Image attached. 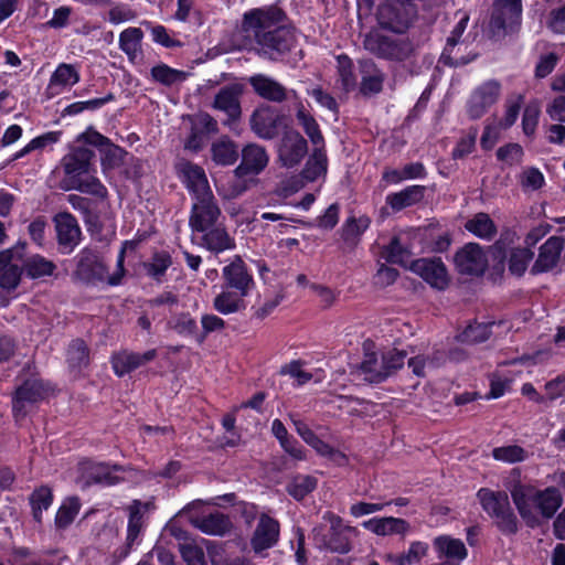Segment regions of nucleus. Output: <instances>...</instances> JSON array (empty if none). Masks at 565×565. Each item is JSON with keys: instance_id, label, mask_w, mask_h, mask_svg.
Instances as JSON below:
<instances>
[{"instance_id": "obj_1", "label": "nucleus", "mask_w": 565, "mask_h": 565, "mask_svg": "<svg viewBox=\"0 0 565 565\" xmlns=\"http://www.w3.org/2000/svg\"><path fill=\"white\" fill-rule=\"evenodd\" d=\"M286 13L277 6L255 8L244 13L242 30L254 41L260 57L279 61L296 44L295 29L287 25Z\"/></svg>"}, {"instance_id": "obj_2", "label": "nucleus", "mask_w": 565, "mask_h": 565, "mask_svg": "<svg viewBox=\"0 0 565 565\" xmlns=\"http://www.w3.org/2000/svg\"><path fill=\"white\" fill-rule=\"evenodd\" d=\"M26 242L0 250V287L9 291L18 288L23 271L32 279L52 276L56 265L36 254L26 257Z\"/></svg>"}, {"instance_id": "obj_3", "label": "nucleus", "mask_w": 565, "mask_h": 565, "mask_svg": "<svg viewBox=\"0 0 565 565\" xmlns=\"http://www.w3.org/2000/svg\"><path fill=\"white\" fill-rule=\"evenodd\" d=\"M418 20V8L414 0H382L376 9V21L381 29L404 35Z\"/></svg>"}, {"instance_id": "obj_4", "label": "nucleus", "mask_w": 565, "mask_h": 565, "mask_svg": "<svg viewBox=\"0 0 565 565\" xmlns=\"http://www.w3.org/2000/svg\"><path fill=\"white\" fill-rule=\"evenodd\" d=\"M363 47L374 56L391 61L404 62L416 51L414 42L408 36H393L371 31L363 38Z\"/></svg>"}, {"instance_id": "obj_5", "label": "nucleus", "mask_w": 565, "mask_h": 565, "mask_svg": "<svg viewBox=\"0 0 565 565\" xmlns=\"http://www.w3.org/2000/svg\"><path fill=\"white\" fill-rule=\"evenodd\" d=\"M477 497L483 510L494 520L502 533L512 535L518 532V519L504 491L482 488L478 491Z\"/></svg>"}, {"instance_id": "obj_6", "label": "nucleus", "mask_w": 565, "mask_h": 565, "mask_svg": "<svg viewBox=\"0 0 565 565\" xmlns=\"http://www.w3.org/2000/svg\"><path fill=\"white\" fill-rule=\"evenodd\" d=\"M521 0H495L489 22L491 36L501 39L518 31L521 23Z\"/></svg>"}, {"instance_id": "obj_7", "label": "nucleus", "mask_w": 565, "mask_h": 565, "mask_svg": "<svg viewBox=\"0 0 565 565\" xmlns=\"http://www.w3.org/2000/svg\"><path fill=\"white\" fill-rule=\"evenodd\" d=\"M329 521L330 530L328 534L322 533L321 529L313 530V540L320 548H327L334 553L345 554L351 550L349 533L353 531L351 526L344 525L342 519L331 512L323 516Z\"/></svg>"}, {"instance_id": "obj_8", "label": "nucleus", "mask_w": 565, "mask_h": 565, "mask_svg": "<svg viewBox=\"0 0 565 565\" xmlns=\"http://www.w3.org/2000/svg\"><path fill=\"white\" fill-rule=\"evenodd\" d=\"M108 268L100 254L90 247L83 248L77 255L74 276L87 285L107 281Z\"/></svg>"}, {"instance_id": "obj_9", "label": "nucleus", "mask_w": 565, "mask_h": 565, "mask_svg": "<svg viewBox=\"0 0 565 565\" xmlns=\"http://www.w3.org/2000/svg\"><path fill=\"white\" fill-rule=\"evenodd\" d=\"M500 90L501 85L494 79H490L477 87L467 104L469 118L472 120L481 118L487 110L497 103Z\"/></svg>"}, {"instance_id": "obj_10", "label": "nucleus", "mask_w": 565, "mask_h": 565, "mask_svg": "<svg viewBox=\"0 0 565 565\" xmlns=\"http://www.w3.org/2000/svg\"><path fill=\"white\" fill-rule=\"evenodd\" d=\"M284 119L274 107L265 105L254 110L249 124L252 130L262 139H274L278 136V128Z\"/></svg>"}, {"instance_id": "obj_11", "label": "nucleus", "mask_w": 565, "mask_h": 565, "mask_svg": "<svg viewBox=\"0 0 565 565\" xmlns=\"http://www.w3.org/2000/svg\"><path fill=\"white\" fill-rule=\"evenodd\" d=\"M221 216V209L214 195L199 199L192 206L189 225L192 231L204 232L215 226Z\"/></svg>"}, {"instance_id": "obj_12", "label": "nucleus", "mask_w": 565, "mask_h": 565, "mask_svg": "<svg viewBox=\"0 0 565 565\" xmlns=\"http://www.w3.org/2000/svg\"><path fill=\"white\" fill-rule=\"evenodd\" d=\"M456 268L463 275H482L488 260L482 248L477 243H468L455 255Z\"/></svg>"}, {"instance_id": "obj_13", "label": "nucleus", "mask_w": 565, "mask_h": 565, "mask_svg": "<svg viewBox=\"0 0 565 565\" xmlns=\"http://www.w3.org/2000/svg\"><path fill=\"white\" fill-rule=\"evenodd\" d=\"M307 152V140L298 131L289 130L284 134L278 148V158L284 167L299 164Z\"/></svg>"}, {"instance_id": "obj_14", "label": "nucleus", "mask_w": 565, "mask_h": 565, "mask_svg": "<svg viewBox=\"0 0 565 565\" xmlns=\"http://www.w3.org/2000/svg\"><path fill=\"white\" fill-rule=\"evenodd\" d=\"M411 269L436 289L444 290L449 284L447 269L440 258L416 259Z\"/></svg>"}, {"instance_id": "obj_15", "label": "nucleus", "mask_w": 565, "mask_h": 565, "mask_svg": "<svg viewBox=\"0 0 565 565\" xmlns=\"http://www.w3.org/2000/svg\"><path fill=\"white\" fill-rule=\"evenodd\" d=\"M223 278L225 287L234 289L241 296H247L254 287L253 276L248 273L247 267L241 256L234 259L223 268Z\"/></svg>"}, {"instance_id": "obj_16", "label": "nucleus", "mask_w": 565, "mask_h": 565, "mask_svg": "<svg viewBox=\"0 0 565 565\" xmlns=\"http://www.w3.org/2000/svg\"><path fill=\"white\" fill-rule=\"evenodd\" d=\"M268 154L264 147L249 143L242 149V161L234 170L235 177L259 174L268 164Z\"/></svg>"}, {"instance_id": "obj_17", "label": "nucleus", "mask_w": 565, "mask_h": 565, "mask_svg": "<svg viewBox=\"0 0 565 565\" xmlns=\"http://www.w3.org/2000/svg\"><path fill=\"white\" fill-rule=\"evenodd\" d=\"M93 158L94 151L85 147L75 148L67 153L62 160V167L68 177L67 182L70 183L84 174H89Z\"/></svg>"}, {"instance_id": "obj_18", "label": "nucleus", "mask_w": 565, "mask_h": 565, "mask_svg": "<svg viewBox=\"0 0 565 565\" xmlns=\"http://www.w3.org/2000/svg\"><path fill=\"white\" fill-rule=\"evenodd\" d=\"M57 242L61 246L73 250L81 241V228L76 218L68 212H60L54 216Z\"/></svg>"}, {"instance_id": "obj_19", "label": "nucleus", "mask_w": 565, "mask_h": 565, "mask_svg": "<svg viewBox=\"0 0 565 565\" xmlns=\"http://www.w3.org/2000/svg\"><path fill=\"white\" fill-rule=\"evenodd\" d=\"M565 239L559 236L550 237L540 248L537 259L531 268L533 275L546 273L553 269L564 248Z\"/></svg>"}, {"instance_id": "obj_20", "label": "nucleus", "mask_w": 565, "mask_h": 565, "mask_svg": "<svg viewBox=\"0 0 565 565\" xmlns=\"http://www.w3.org/2000/svg\"><path fill=\"white\" fill-rule=\"evenodd\" d=\"M179 167L186 188L195 195L196 200L213 195L206 174L200 166L185 161Z\"/></svg>"}, {"instance_id": "obj_21", "label": "nucleus", "mask_w": 565, "mask_h": 565, "mask_svg": "<svg viewBox=\"0 0 565 565\" xmlns=\"http://www.w3.org/2000/svg\"><path fill=\"white\" fill-rule=\"evenodd\" d=\"M279 536V523L267 514H262L252 537L255 552H262L275 545Z\"/></svg>"}, {"instance_id": "obj_22", "label": "nucleus", "mask_w": 565, "mask_h": 565, "mask_svg": "<svg viewBox=\"0 0 565 565\" xmlns=\"http://www.w3.org/2000/svg\"><path fill=\"white\" fill-rule=\"evenodd\" d=\"M254 92L263 99L271 103H284L288 98L287 88L274 78L257 74L248 79Z\"/></svg>"}, {"instance_id": "obj_23", "label": "nucleus", "mask_w": 565, "mask_h": 565, "mask_svg": "<svg viewBox=\"0 0 565 565\" xmlns=\"http://www.w3.org/2000/svg\"><path fill=\"white\" fill-rule=\"evenodd\" d=\"M242 93V85H227L221 88L215 95L213 107L224 111L231 120H237L242 114L239 104V96Z\"/></svg>"}, {"instance_id": "obj_24", "label": "nucleus", "mask_w": 565, "mask_h": 565, "mask_svg": "<svg viewBox=\"0 0 565 565\" xmlns=\"http://www.w3.org/2000/svg\"><path fill=\"white\" fill-rule=\"evenodd\" d=\"M512 500L525 522L534 526L539 523L536 514L534 512L535 503V489L530 486L518 484L511 491Z\"/></svg>"}, {"instance_id": "obj_25", "label": "nucleus", "mask_w": 565, "mask_h": 565, "mask_svg": "<svg viewBox=\"0 0 565 565\" xmlns=\"http://www.w3.org/2000/svg\"><path fill=\"white\" fill-rule=\"evenodd\" d=\"M156 355V350H149L143 354L127 351L119 352L117 354H114L111 358L114 372L118 376H124L125 374L143 365L145 363L153 360Z\"/></svg>"}, {"instance_id": "obj_26", "label": "nucleus", "mask_w": 565, "mask_h": 565, "mask_svg": "<svg viewBox=\"0 0 565 565\" xmlns=\"http://www.w3.org/2000/svg\"><path fill=\"white\" fill-rule=\"evenodd\" d=\"M43 396L42 385L36 381H25L15 391V395L12 401V408L14 415L25 416L26 405L33 404L41 399Z\"/></svg>"}, {"instance_id": "obj_27", "label": "nucleus", "mask_w": 565, "mask_h": 565, "mask_svg": "<svg viewBox=\"0 0 565 565\" xmlns=\"http://www.w3.org/2000/svg\"><path fill=\"white\" fill-rule=\"evenodd\" d=\"M362 81L360 90L363 95L377 94L383 88L385 79L384 73L376 66L372 60H363L360 62Z\"/></svg>"}, {"instance_id": "obj_28", "label": "nucleus", "mask_w": 565, "mask_h": 565, "mask_svg": "<svg viewBox=\"0 0 565 565\" xmlns=\"http://www.w3.org/2000/svg\"><path fill=\"white\" fill-rule=\"evenodd\" d=\"M191 524L209 535L222 536L232 527L230 519L221 513L214 512L204 516H195L190 519Z\"/></svg>"}, {"instance_id": "obj_29", "label": "nucleus", "mask_w": 565, "mask_h": 565, "mask_svg": "<svg viewBox=\"0 0 565 565\" xmlns=\"http://www.w3.org/2000/svg\"><path fill=\"white\" fill-rule=\"evenodd\" d=\"M238 156V147L228 136H222L211 145V158L217 166H232Z\"/></svg>"}, {"instance_id": "obj_30", "label": "nucleus", "mask_w": 565, "mask_h": 565, "mask_svg": "<svg viewBox=\"0 0 565 565\" xmlns=\"http://www.w3.org/2000/svg\"><path fill=\"white\" fill-rule=\"evenodd\" d=\"M363 526L377 535L405 534L409 530L407 521L393 516L371 519Z\"/></svg>"}, {"instance_id": "obj_31", "label": "nucleus", "mask_w": 565, "mask_h": 565, "mask_svg": "<svg viewBox=\"0 0 565 565\" xmlns=\"http://www.w3.org/2000/svg\"><path fill=\"white\" fill-rule=\"evenodd\" d=\"M203 233L202 245L211 252L221 253L235 246L234 239L222 226H212Z\"/></svg>"}, {"instance_id": "obj_32", "label": "nucleus", "mask_w": 565, "mask_h": 565, "mask_svg": "<svg viewBox=\"0 0 565 565\" xmlns=\"http://www.w3.org/2000/svg\"><path fill=\"white\" fill-rule=\"evenodd\" d=\"M534 508L545 519L552 518L562 504V495L558 489L554 487L546 488L543 491L535 490Z\"/></svg>"}, {"instance_id": "obj_33", "label": "nucleus", "mask_w": 565, "mask_h": 565, "mask_svg": "<svg viewBox=\"0 0 565 565\" xmlns=\"http://www.w3.org/2000/svg\"><path fill=\"white\" fill-rule=\"evenodd\" d=\"M230 288L222 290L213 300V308L221 315L227 316L245 309L244 298Z\"/></svg>"}, {"instance_id": "obj_34", "label": "nucleus", "mask_w": 565, "mask_h": 565, "mask_svg": "<svg viewBox=\"0 0 565 565\" xmlns=\"http://www.w3.org/2000/svg\"><path fill=\"white\" fill-rule=\"evenodd\" d=\"M426 188L424 185H411L401 192L387 196V203L395 211L403 210L423 200Z\"/></svg>"}, {"instance_id": "obj_35", "label": "nucleus", "mask_w": 565, "mask_h": 565, "mask_svg": "<svg viewBox=\"0 0 565 565\" xmlns=\"http://www.w3.org/2000/svg\"><path fill=\"white\" fill-rule=\"evenodd\" d=\"M434 546L448 559L460 562L467 557V548L462 541L447 535L438 536L434 541Z\"/></svg>"}, {"instance_id": "obj_36", "label": "nucleus", "mask_w": 565, "mask_h": 565, "mask_svg": "<svg viewBox=\"0 0 565 565\" xmlns=\"http://www.w3.org/2000/svg\"><path fill=\"white\" fill-rule=\"evenodd\" d=\"M297 433L321 456H335L344 459V456L322 441L305 423L295 422Z\"/></svg>"}, {"instance_id": "obj_37", "label": "nucleus", "mask_w": 565, "mask_h": 565, "mask_svg": "<svg viewBox=\"0 0 565 565\" xmlns=\"http://www.w3.org/2000/svg\"><path fill=\"white\" fill-rule=\"evenodd\" d=\"M148 503L134 500L128 507L129 520L127 527V541L134 544L143 527V511L148 509Z\"/></svg>"}, {"instance_id": "obj_38", "label": "nucleus", "mask_w": 565, "mask_h": 565, "mask_svg": "<svg viewBox=\"0 0 565 565\" xmlns=\"http://www.w3.org/2000/svg\"><path fill=\"white\" fill-rule=\"evenodd\" d=\"M428 545L424 542H413L407 552L402 554H386L385 558L395 565H413L420 562L427 554Z\"/></svg>"}, {"instance_id": "obj_39", "label": "nucleus", "mask_w": 565, "mask_h": 565, "mask_svg": "<svg viewBox=\"0 0 565 565\" xmlns=\"http://www.w3.org/2000/svg\"><path fill=\"white\" fill-rule=\"evenodd\" d=\"M85 177H78L70 182L64 189L65 190H77L82 193L95 195L104 199L107 196V190L102 182L93 175L84 174Z\"/></svg>"}, {"instance_id": "obj_40", "label": "nucleus", "mask_w": 565, "mask_h": 565, "mask_svg": "<svg viewBox=\"0 0 565 565\" xmlns=\"http://www.w3.org/2000/svg\"><path fill=\"white\" fill-rule=\"evenodd\" d=\"M466 230L473 235L483 238L491 239L497 234V227L487 213H477L466 225Z\"/></svg>"}, {"instance_id": "obj_41", "label": "nucleus", "mask_w": 565, "mask_h": 565, "mask_svg": "<svg viewBox=\"0 0 565 565\" xmlns=\"http://www.w3.org/2000/svg\"><path fill=\"white\" fill-rule=\"evenodd\" d=\"M67 363L72 371H79L89 364V349L82 339H75L70 343Z\"/></svg>"}, {"instance_id": "obj_42", "label": "nucleus", "mask_w": 565, "mask_h": 565, "mask_svg": "<svg viewBox=\"0 0 565 565\" xmlns=\"http://www.w3.org/2000/svg\"><path fill=\"white\" fill-rule=\"evenodd\" d=\"M122 468L119 466H106V465H95L90 468L88 472V482L103 483L106 486H113L122 480L116 472L121 471Z\"/></svg>"}, {"instance_id": "obj_43", "label": "nucleus", "mask_w": 565, "mask_h": 565, "mask_svg": "<svg viewBox=\"0 0 565 565\" xmlns=\"http://www.w3.org/2000/svg\"><path fill=\"white\" fill-rule=\"evenodd\" d=\"M142 35V31L139 28H128L119 35V46L131 61L140 51Z\"/></svg>"}, {"instance_id": "obj_44", "label": "nucleus", "mask_w": 565, "mask_h": 565, "mask_svg": "<svg viewBox=\"0 0 565 565\" xmlns=\"http://www.w3.org/2000/svg\"><path fill=\"white\" fill-rule=\"evenodd\" d=\"M297 119L306 135L309 137L312 145H315L316 147H323L324 139L320 131L319 125L316 121V119L308 111L305 110L303 107L298 109Z\"/></svg>"}, {"instance_id": "obj_45", "label": "nucleus", "mask_w": 565, "mask_h": 565, "mask_svg": "<svg viewBox=\"0 0 565 565\" xmlns=\"http://www.w3.org/2000/svg\"><path fill=\"white\" fill-rule=\"evenodd\" d=\"M360 369L365 374V380L371 383H380L387 379V372L383 369V360L379 361L375 353L365 354Z\"/></svg>"}, {"instance_id": "obj_46", "label": "nucleus", "mask_w": 565, "mask_h": 565, "mask_svg": "<svg viewBox=\"0 0 565 565\" xmlns=\"http://www.w3.org/2000/svg\"><path fill=\"white\" fill-rule=\"evenodd\" d=\"M327 171V156L323 147H316L312 154L306 163L303 175L308 180H316L320 174Z\"/></svg>"}, {"instance_id": "obj_47", "label": "nucleus", "mask_w": 565, "mask_h": 565, "mask_svg": "<svg viewBox=\"0 0 565 565\" xmlns=\"http://www.w3.org/2000/svg\"><path fill=\"white\" fill-rule=\"evenodd\" d=\"M317 487V479L311 476H296L287 484V492L296 500L303 499Z\"/></svg>"}, {"instance_id": "obj_48", "label": "nucleus", "mask_w": 565, "mask_h": 565, "mask_svg": "<svg viewBox=\"0 0 565 565\" xmlns=\"http://www.w3.org/2000/svg\"><path fill=\"white\" fill-rule=\"evenodd\" d=\"M52 501L53 494L50 488L42 486L33 491L30 497V503L32 505L33 518L36 522H41L42 511L47 510Z\"/></svg>"}, {"instance_id": "obj_49", "label": "nucleus", "mask_w": 565, "mask_h": 565, "mask_svg": "<svg viewBox=\"0 0 565 565\" xmlns=\"http://www.w3.org/2000/svg\"><path fill=\"white\" fill-rule=\"evenodd\" d=\"M151 76L154 81L166 86H170L172 84L183 82L186 78L188 73L172 68L166 64H160L151 68Z\"/></svg>"}, {"instance_id": "obj_50", "label": "nucleus", "mask_w": 565, "mask_h": 565, "mask_svg": "<svg viewBox=\"0 0 565 565\" xmlns=\"http://www.w3.org/2000/svg\"><path fill=\"white\" fill-rule=\"evenodd\" d=\"M370 218L361 216L359 218L349 217L342 227V238L344 242L355 244L359 236L369 227Z\"/></svg>"}, {"instance_id": "obj_51", "label": "nucleus", "mask_w": 565, "mask_h": 565, "mask_svg": "<svg viewBox=\"0 0 565 565\" xmlns=\"http://www.w3.org/2000/svg\"><path fill=\"white\" fill-rule=\"evenodd\" d=\"M533 256L534 254L529 247L514 248L509 257V270L511 274L522 276Z\"/></svg>"}, {"instance_id": "obj_52", "label": "nucleus", "mask_w": 565, "mask_h": 565, "mask_svg": "<svg viewBox=\"0 0 565 565\" xmlns=\"http://www.w3.org/2000/svg\"><path fill=\"white\" fill-rule=\"evenodd\" d=\"M492 323H473L469 324L459 335L461 342L475 344L484 342L491 335Z\"/></svg>"}, {"instance_id": "obj_53", "label": "nucleus", "mask_w": 565, "mask_h": 565, "mask_svg": "<svg viewBox=\"0 0 565 565\" xmlns=\"http://www.w3.org/2000/svg\"><path fill=\"white\" fill-rule=\"evenodd\" d=\"M179 552L186 565H206L204 551L194 541L179 543Z\"/></svg>"}, {"instance_id": "obj_54", "label": "nucleus", "mask_w": 565, "mask_h": 565, "mask_svg": "<svg viewBox=\"0 0 565 565\" xmlns=\"http://www.w3.org/2000/svg\"><path fill=\"white\" fill-rule=\"evenodd\" d=\"M468 22H469V15L467 13H463L447 39L445 58L450 60L452 63H456V62L458 63L459 60H458V56H455V54H451L452 53L451 46L454 44H463V41H461V36L468 25Z\"/></svg>"}, {"instance_id": "obj_55", "label": "nucleus", "mask_w": 565, "mask_h": 565, "mask_svg": "<svg viewBox=\"0 0 565 565\" xmlns=\"http://www.w3.org/2000/svg\"><path fill=\"white\" fill-rule=\"evenodd\" d=\"M492 456L497 460L514 463L523 461L526 458V451L520 446L510 445L494 448Z\"/></svg>"}, {"instance_id": "obj_56", "label": "nucleus", "mask_w": 565, "mask_h": 565, "mask_svg": "<svg viewBox=\"0 0 565 565\" xmlns=\"http://www.w3.org/2000/svg\"><path fill=\"white\" fill-rule=\"evenodd\" d=\"M79 511V503L77 499H70L67 502L62 504L58 509L55 518V524L57 527L64 529L68 526L75 519Z\"/></svg>"}, {"instance_id": "obj_57", "label": "nucleus", "mask_w": 565, "mask_h": 565, "mask_svg": "<svg viewBox=\"0 0 565 565\" xmlns=\"http://www.w3.org/2000/svg\"><path fill=\"white\" fill-rule=\"evenodd\" d=\"M172 264L171 257L168 253H157L151 260L145 264L147 274L156 279L164 275L166 270Z\"/></svg>"}, {"instance_id": "obj_58", "label": "nucleus", "mask_w": 565, "mask_h": 565, "mask_svg": "<svg viewBox=\"0 0 565 565\" xmlns=\"http://www.w3.org/2000/svg\"><path fill=\"white\" fill-rule=\"evenodd\" d=\"M79 75L71 64H61L51 76V85H68L76 84Z\"/></svg>"}, {"instance_id": "obj_59", "label": "nucleus", "mask_w": 565, "mask_h": 565, "mask_svg": "<svg viewBox=\"0 0 565 565\" xmlns=\"http://www.w3.org/2000/svg\"><path fill=\"white\" fill-rule=\"evenodd\" d=\"M383 257L387 263L405 265L408 252L402 247L399 238L395 236L384 248Z\"/></svg>"}, {"instance_id": "obj_60", "label": "nucleus", "mask_w": 565, "mask_h": 565, "mask_svg": "<svg viewBox=\"0 0 565 565\" xmlns=\"http://www.w3.org/2000/svg\"><path fill=\"white\" fill-rule=\"evenodd\" d=\"M406 355L405 351H398L396 349L382 355L383 369L387 372V377L403 367Z\"/></svg>"}, {"instance_id": "obj_61", "label": "nucleus", "mask_w": 565, "mask_h": 565, "mask_svg": "<svg viewBox=\"0 0 565 565\" xmlns=\"http://www.w3.org/2000/svg\"><path fill=\"white\" fill-rule=\"evenodd\" d=\"M202 332L196 334V341L203 343L209 333L221 331L225 328V321L215 315H204L201 319Z\"/></svg>"}, {"instance_id": "obj_62", "label": "nucleus", "mask_w": 565, "mask_h": 565, "mask_svg": "<svg viewBox=\"0 0 565 565\" xmlns=\"http://www.w3.org/2000/svg\"><path fill=\"white\" fill-rule=\"evenodd\" d=\"M523 156V149L518 143H509L500 147L497 150V157L500 161L505 162L509 166H514L521 162Z\"/></svg>"}, {"instance_id": "obj_63", "label": "nucleus", "mask_w": 565, "mask_h": 565, "mask_svg": "<svg viewBox=\"0 0 565 565\" xmlns=\"http://www.w3.org/2000/svg\"><path fill=\"white\" fill-rule=\"evenodd\" d=\"M339 64V76L344 90H350L355 86V76L352 72V62L345 56L341 55L338 57Z\"/></svg>"}, {"instance_id": "obj_64", "label": "nucleus", "mask_w": 565, "mask_h": 565, "mask_svg": "<svg viewBox=\"0 0 565 565\" xmlns=\"http://www.w3.org/2000/svg\"><path fill=\"white\" fill-rule=\"evenodd\" d=\"M169 324L179 334L196 335V322L189 313H180Z\"/></svg>"}]
</instances>
